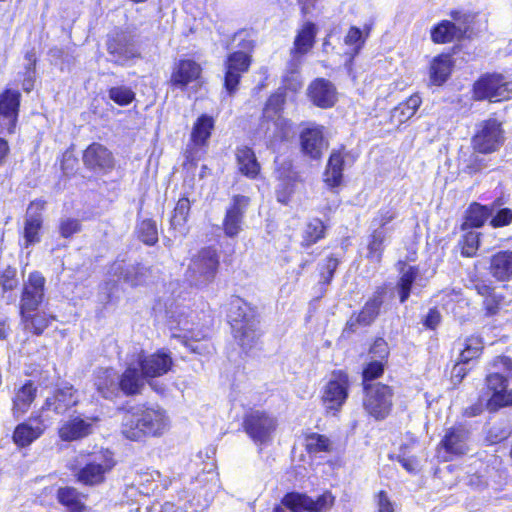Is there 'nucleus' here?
<instances>
[{
  "mask_svg": "<svg viewBox=\"0 0 512 512\" xmlns=\"http://www.w3.org/2000/svg\"><path fill=\"white\" fill-rule=\"evenodd\" d=\"M107 49L112 61L121 65L140 55L132 37L126 34H119L110 40Z\"/></svg>",
  "mask_w": 512,
  "mask_h": 512,
  "instance_id": "20",
  "label": "nucleus"
},
{
  "mask_svg": "<svg viewBox=\"0 0 512 512\" xmlns=\"http://www.w3.org/2000/svg\"><path fill=\"white\" fill-rule=\"evenodd\" d=\"M324 235V225L321 220L314 219L311 221L306 228L304 243L306 246H310L311 244L317 242Z\"/></svg>",
  "mask_w": 512,
  "mask_h": 512,
  "instance_id": "51",
  "label": "nucleus"
},
{
  "mask_svg": "<svg viewBox=\"0 0 512 512\" xmlns=\"http://www.w3.org/2000/svg\"><path fill=\"white\" fill-rule=\"evenodd\" d=\"M463 346L459 360L461 363H468L481 355L484 343L480 336L472 335L465 339Z\"/></svg>",
  "mask_w": 512,
  "mask_h": 512,
  "instance_id": "44",
  "label": "nucleus"
},
{
  "mask_svg": "<svg viewBox=\"0 0 512 512\" xmlns=\"http://www.w3.org/2000/svg\"><path fill=\"white\" fill-rule=\"evenodd\" d=\"M502 302V297L493 293L484 299L483 305L488 315H495L498 313L500 309V305Z\"/></svg>",
  "mask_w": 512,
  "mask_h": 512,
  "instance_id": "59",
  "label": "nucleus"
},
{
  "mask_svg": "<svg viewBox=\"0 0 512 512\" xmlns=\"http://www.w3.org/2000/svg\"><path fill=\"white\" fill-rule=\"evenodd\" d=\"M344 155L343 148L333 150L324 172V182L334 188L341 184L343 178Z\"/></svg>",
  "mask_w": 512,
  "mask_h": 512,
  "instance_id": "30",
  "label": "nucleus"
},
{
  "mask_svg": "<svg viewBox=\"0 0 512 512\" xmlns=\"http://www.w3.org/2000/svg\"><path fill=\"white\" fill-rule=\"evenodd\" d=\"M79 402L78 392L71 385L58 388L45 400V408L53 409L55 414H63Z\"/></svg>",
  "mask_w": 512,
  "mask_h": 512,
  "instance_id": "22",
  "label": "nucleus"
},
{
  "mask_svg": "<svg viewBox=\"0 0 512 512\" xmlns=\"http://www.w3.org/2000/svg\"><path fill=\"white\" fill-rule=\"evenodd\" d=\"M44 204L41 201L32 202L27 209V217L24 226V238L26 245L39 242L42 218L40 211L43 210Z\"/></svg>",
  "mask_w": 512,
  "mask_h": 512,
  "instance_id": "26",
  "label": "nucleus"
},
{
  "mask_svg": "<svg viewBox=\"0 0 512 512\" xmlns=\"http://www.w3.org/2000/svg\"><path fill=\"white\" fill-rule=\"evenodd\" d=\"M145 380L146 378L143 377L142 372H139V366H137V362L131 361L129 362L121 378L119 377V391H123L126 395L137 394L144 386Z\"/></svg>",
  "mask_w": 512,
  "mask_h": 512,
  "instance_id": "27",
  "label": "nucleus"
},
{
  "mask_svg": "<svg viewBox=\"0 0 512 512\" xmlns=\"http://www.w3.org/2000/svg\"><path fill=\"white\" fill-rule=\"evenodd\" d=\"M136 362L146 379L166 374L173 365L172 357L164 351H158L147 356L141 351L136 357Z\"/></svg>",
  "mask_w": 512,
  "mask_h": 512,
  "instance_id": "14",
  "label": "nucleus"
},
{
  "mask_svg": "<svg viewBox=\"0 0 512 512\" xmlns=\"http://www.w3.org/2000/svg\"><path fill=\"white\" fill-rule=\"evenodd\" d=\"M43 434V427L37 426L31 419L17 425L13 433L14 442L21 447L30 445Z\"/></svg>",
  "mask_w": 512,
  "mask_h": 512,
  "instance_id": "35",
  "label": "nucleus"
},
{
  "mask_svg": "<svg viewBox=\"0 0 512 512\" xmlns=\"http://www.w3.org/2000/svg\"><path fill=\"white\" fill-rule=\"evenodd\" d=\"M97 417L82 418L80 416L70 417L59 427L58 434L63 441H75L91 434L93 424Z\"/></svg>",
  "mask_w": 512,
  "mask_h": 512,
  "instance_id": "19",
  "label": "nucleus"
},
{
  "mask_svg": "<svg viewBox=\"0 0 512 512\" xmlns=\"http://www.w3.org/2000/svg\"><path fill=\"white\" fill-rule=\"evenodd\" d=\"M277 419L260 410L250 412L244 420V428L255 443L266 444L275 432Z\"/></svg>",
  "mask_w": 512,
  "mask_h": 512,
  "instance_id": "9",
  "label": "nucleus"
},
{
  "mask_svg": "<svg viewBox=\"0 0 512 512\" xmlns=\"http://www.w3.org/2000/svg\"><path fill=\"white\" fill-rule=\"evenodd\" d=\"M20 104V93L17 90L7 89L0 94V127H14L17 122Z\"/></svg>",
  "mask_w": 512,
  "mask_h": 512,
  "instance_id": "23",
  "label": "nucleus"
},
{
  "mask_svg": "<svg viewBox=\"0 0 512 512\" xmlns=\"http://www.w3.org/2000/svg\"><path fill=\"white\" fill-rule=\"evenodd\" d=\"M219 264L217 251L210 247L203 248L192 257L187 276L196 285H207L215 279Z\"/></svg>",
  "mask_w": 512,
  "mask_h": 512,
  "instance_id": "4",
  "label": "nucleus"
},
{
  "mask_svg": "<svg viewBox=\"0 0 512 512\" xmlns=\"http://www.w3.org/2000/svg\"><path fill=\"white\" fill-rule=\"evenodd\" d=\"M304 445L309 454L328 453L333 448V442L326 435L316 432L305 435Z\"/></svg>",
  "mask_w": 512,
  "mask_h": 512,
  "instance_id": "40",
  "label": "nucleus"
},
{
  "mask_svg": "<svg viewBox=\"0 0 512 512\" xmlns=\"http://www.w3.org/2000/svg\"><path fill=\"white\" fill-rule=\"evenodd\" d=\"M370 354L372 355L373 359H378L379 361L385 363V360L389 354L386 341L382 338L376 339L370 349Z\"/></svg>",
  "mask_w": 512,
  "mask_h": 512,
  "instance_id": "56",
  "label": "nucleus"
},
{
  "mask_svg": "<svg viewBox=\"0 0 512 512\" xmlns=\"http://www.w3.org/2000/svg\"><path fill=\"white\" fill-rule=\"evenodd\" d=\"M236 156L240 172L249 178H256L260 172V164L253 150L249 147L238 148Z\"/></svg>",
  "mask_w": 512,
  "mask_h": 512,
  "instance_id": "37",
  "label": "nucleus"
},
{
  "mask_svg": "<svg viewBox=\"0 0 512 512\" xmlns=\"http://www.w3.org/2000/svg\"><path fill=\"white\" fill-rule=\"evenodd\" d=\"M372 232L368 242V256L375 261H380L383 245L388 236L389 229L371 228Z\"/></svg>",
  "mask_w": 512,
  "mask_h": 512,
  "instance_id": "45",
  "label": "nucleus"
},
{
  "mask_svg": "<svg viewBox=\"0 0 512 512\" xmlns=\"http://www.w3.org/2000/svg\"><path fill=\"white\" fill-rule=\"evenodd\" d=\"M397 216V212L392 207L381 208L372 219L370 228L389 229L387 225Z\"/></svg>",
  "mask_w": 512,
  "mask_h": 512,
  "instance_id": "50",
  "label": "nucleus"
},
{
  "mask_svg": "<svg viewBox=\"0 0 512 512\" xmlns=\"http://www.w3.org/2000/svg\"><path fill=\"white\" fill-rule=\"evenodd\" d=\"M84 164L93 170H108L113 167L111 152L101 144L93 143L84 151Z\"/></svg>",
  "mask_w": 512,
  "mask_h": 512,
  "instance_id": "25",
  "label": "nucleus"
},
{
  "mask_svg": "<svg viewBox=\"0 0 512 512\" xmlns=\"http://www.w3.org/2000/svg\"><path fill=\"white\" fill-rule=\"evenodd\" d=\"M79 229V222L75 219H65L60 224V233L63 237H69L78 232Z\"/></svg>",
  "mask_w": 512,
  "mask_h": 512,
  "instance_id": "60",
  "label": "nucleus"
},
{
  "mask_svg": "<svg viewBox=\"0 0 512 512\" xmlns=\"http://www.w3.org/2000/svg\"><path fill=\"white\" fill-rule=\"evenodd\" d=\"M501 141V130H479L473 137V146L481 153H489L496 150Z\"/></svg>",
  "mask_w": 512,
  "mask_h": 512,
  "instance_id": "36",
  "label": "nucleus"
},
{
  "mask_svg": "<svg viewBox=\"0 0 512 512\" xmlns=\"http://www.w3.org/2000/svg\"><path fill=\"white\" fill-rule=\"evenodd\" d=\"M417 269L413 266L407 265L405 263L401 264L400 269V280L398 283V289H399V297L400 301L403 303L405 302L409 296L411 291V286L417 276Z\"/></svg>",
  "mask_w": 512,
  "mask_h": 512,
  "instance_id": "42",
  "label": "nucleus"
},
{
  "mask_svg": "<svg viewBox=\"0 0 512 512\" xmlns=\"http://www.w3.org/2000/svg\"><path fill=\"white\" fill-rule=\"evenodd\" d=\"M385 363L378 359H372L363 370V381H369L383 374Z\"/></svg>",
  "mask_w": 512,
  "mask_h": 512,
  "instance_id": "52",
  "label": "nucleus"
},
{
  "mask_svg": "<svg viewBox=\"0 0 512 512\" xmlns=\"http://www.w3.org/2000/svg\"><path fill=\"white\" fill-rule=\"evenodd\" d=\"M118 380L119 375L114 369H100L96 374L95 386L104 398L112 399L119 394Z\"/></svg>",
  "mask_w": 512,
  "mask_h": 512,
  "instance_id": "29",
  "label": "nucleus"
},
{
  "mask_svg": "<svg viewBox=\"0 0 512 512\" xmlns=\"http://www.w3.org/2000/svg\"><path fill=\"white\" fill-rule=\"evenodd\" d=\"M452 17L455 22L445 20L433 29L431 37L435 43L451 42L463 37L468 31L471 16L455 12Z\"/></svg>",
  "mask_w": 512,
  "mask_h": 512,
  "instance_id": "13",
  "label": "nucleus"
},
{
  "mask_svg": "<svg viewBox=\"0 0 512 512\" xmlns=\"http://www.w3.org/2000/svg\"><path fill=\"white\" fill-rule=\"evenodd\" d=\"M50 411L53 409H46L45 403L42 405L41 409L37 412H34L30 417L31 422L37 424V426L43 427V432L53 423V417L50 415Z\"/></svg>",
  "mask_w": 512,
  "mask_h": 512,
  "instance_id": "55",
  "label": "nucleus"
},
{
  "mask_svg": "<svg viewBox=\"0 0 512 512\" xmlns=\"http://www.w3.org/2000/svg\"><path fill=\"white\" fill-rule=\"evenodd\" d=\"M32 312L33 311H21L22 323L26 330L40 335L55 318L47 315L45 312H37L34 314H32Z\"/></svg>",
  "mask_w": 512,
  "mask_h": 512,
  "instance_id": "38",
  "label": "nucleus"
},
{
  "mask_svg": "<svg viewBox=\"0 0 512 512\" xmlns=\"http://www.w3.org/2000/svg\"><path fill=\"white\" fill-rule=\"evenodd\" d=\"M114 466L115 461L110 451L94 453L91 460L78 472V480L86 485L99 484Z\"/></svg>",
  "mask_w": 512,
  "mask_h": 512,
  "instance_id": "11",
  "label": "nucleus"
},
{
  "mask_svg": "<svg viewBox=\"0 0 512 512\" xmlns=\"http://www.w3.org/2000/svg\"><path fill=\"white\" fill-rule=\"evenodd\" d=\"M453 68L450 55L442 54L435 57L430 64V81L434 85H442L449 78Z\"/></svg>",
  "mask_w": 512,
  "mask_h": 512,
  "instance_id": "32",
  "label": "nucleus"
},
{
  "mask_svg": "<svg viewBox=\"0 0 512 512\" xmlns=\"http://www.w3.org/2000/svg\"><path fill=\"white\" fill-rule=\"evenodd\" d=\"M241 47L243 50L230 54L226 61L224 85L229 94L236 91L241 76L248 71L251 64V58L247 53L253 48L251 41H244Z\"/></svg>",
  "mask_w": 512,
  "mask_h": 512,
  "instance_id": "8",
  "label": "nucleus"
},
{
  "mask_svg": "<svg viewBox=\"0 0 512 512\" xmlns=\"http://www.w3.org/2000/svg\"><path fill=\"white\" fill-rule=\"evenodd\" d=\"M250 202L249 197L235 195L227 209L222 226L227 237H236L242 230L243 218Z\"/></svg>",
  "mask_w": 512,
  "mask_h": 512,
  "instance_id": "16",
  "label": "nucleus"
},
{
  "mask_svg": "<svg viewBox=\"0 0 512 512\" xmlns=\"http://www.w3.org/2000/svg\"><path fill=\"white\" fill-rule=\"evenodd\" d=\"M138 235L146 245H154L158 241L156 223L150 219L141 221L138 225Z\"/></svg>",
  "mask_w": 512,
  "mask_h": 512,
  "instance_id": "48",
  "label": "nucleus"
},
{
  "mask_svg": "<svg viewBox=\"0 0 512 512\" xmlns=\"http://www.w3.org/2000/svg\"><path fill=\"white\" fill-rule=\"evenodd\" d=\"M108 94L109 98L120 106H126L135 99V93L127 86L112 87Z\"/></svg>",
  "mask_w": 512,
  "mask_h": 512,
  "instance_id": "49",
  "label": "nucleus"
},
{
  "mask_svg": "<svg viewBox=\"0 0 512 512\" xmlns=\"http://www.w3.org/2000/svg\"><path fill=\"white\" fill-rule=\"evenodd\" d=\"M308 96L314 105L321 108H330L337 101L335 86L323 78L316 79L309 85Z\"/></svg>",
  "mask_w": 512,
  "mask_h": 512,
  "instance_id": "21",
  "label": "nucleus"
},
{
  "mask_svg": "<svg viewBox=\"0 0 512 512\" xmlns=\"http://www.w3.org/2000/svg\"><path fill=\"white\" fill-rule=\"evenodd\" d=\"M365 396L363 406L366 412L376 420L385 419L393 405V391L384 384H370L364 386Z\"/></svg>",
  "mask_w": 512,
  "mask_h": 512,
  "instance_id": "6",
  "label": "nucleus"
},
{
  "mask_svg": "<svg viewBox=\"0 0 512 512\" xmlns=\"http://www.w3.org/2000/svg\"><path fill=\"white\" fill-rule=\"evenodd\" d=\"M37 395V387L32 381L16 389L13 397L12 413L14 417L23 416L31 407Z\"/></svg>",
  "mask_w": 512,
  "mask_h": 512,
  "instance_id": "28",
  "label": "nucleus"
},
{
  "mask_svg": "<svg viewBox=\"0 0 512 512\" xmlns=\"http://www.w3.org/2000/svg\"><path fill=\"white\" fill-rule=\"evenodd\" d=\"M494 371L486 377L488 390L492 393L487 401V408L495 411L501 407L512 405V391H508L507 378L512 375V361L507 357H497L493 363Z\"/></svg>",
  "mask_w": 512,
  "mask_h": 512,
  "instance_id": "3",
  "label": "nucleus"
},
{
  "mask_svg": "<svg viewBox=\"0 0 512 512\" xmlns=\"http://www.w3.org/2000/svg\"><path fill=\"white\" fill-rule=\"evenodd\" d=\"M479 234L476 232H469L464 236L462 254L468 257L475 255L479 247Z\"/></svg>",
  "mask_w": 512,
  "mask_h": 512,
  "instance_id": "53",
  "label": "nucleus"
},
{
  "mask_svg": "<svg viewBox=\"0 0 512 512\" xmlns=\"http://www.w3.org/2000/svg\"><path fill=\"white\" fill-rule=\"evenodd\" d=\"M440 313L436 310H430L425 318V325L434 329L440 323Z\"/></svg>",
  "mask_w": 512,
  "mask_h": 512,
  "instance_id": "64",
  "label": "nucleus"
},
{
  "mask_svg": "<svg viewBox=\"0 0 512 512\" xmlns=\"http://www.w3.org/2000/svg\"><path fill=\"white\" fill-rule=\"evenodd\" d=\"M338 266V261L335 258H328L325 264L326 273H322L323 278L326 282H329L333 277V273Z\"/></svg>",
  "mask_w": 512,
  "mask_h": 512,
  "instance_id": "63",
  "label": "nucleus"
},
{
  "mask_svg": "<svg viewBox=\"0 0 512 512\" xmlns=\"http://www.w3.org/2000/svg\"><path fill=\"white\" fill-rule=\"evenodd\" d=\"M209 137V130H193L191 133V141L198 146L204 145Z\"/></svg>",
  "mask_w": 512,
  "mask_h": 512,
  "instance_id": "62",
  "label": "nucleus"
},
{
  "mask_svg": "<svg viewBox=\"0 0 512 512\" xmlns=\"http://www.w3.org/2000/svg\"><path fill=\"white\" fill-rule=\"evenodd\" d=\"M285 102L283 94L277 93L269 97L263 110V124L266 126L281 127L284 119L281 111Z\"/></svg>",
  "mask_w": 512,
  "mask_h": 512,
  "instance_id": "31",
  "label": "nucleus"
},
{
  "mask_svg": "<svg viewBox=\"0 0 512 512\" xmlns=\"http://www.w3.org/2000/svg\"><path fill=\"white\" fill-rule=\"evenodd\" d=\"M58 500L63 505L69 507L72 511H80L82 504L80 501L79 493L75 488L64 487L58 490Z\"/></svg>",
  "mask_w": 512,
  "mask_h": 512,
  "instance_id": "47",
  "label": "nucleus"
},
{
  "mask_svg": "<svg viewBox=\"0 0 512 512\" xmlns=\"http://www.w3.org/2000/svg\"><path fill=\"white\" fill-rule=\"evenodd\" d=\"M45 278L39 272L29 274L21 297V311H35L44 298Z\"/></svg>",
  "mask_w": 512,
  "mask_h": 512,
  "instance_id": "17",
  "label": "nucleus"
},
{
  "mask_svg": "<svg viewBox=\"0 0 512 512\" xmlns=\"http://www.w3.org/2000/svg\"><path fill=\"white\" fill-rule=\"evenodd\" d=\"M350 381L346 372L333 371L322 388L321 400L324 408L333 414L340 411L349 395Z\"/></svg>",
  "mask_w": 512,
  "mask_h": 512,
  "instance_id": "5",
  "label": "nucleus"
},
{
  "mask_svg": "<svg viewBox=\"0 0 512 512\" xmlns=\"http://www.w3.org/2000/svg\"><path fill=\"white\" fill-rule=\"evenodd\" d=\"M115 274L119 271L123 275L124 280L132 286H137L143 283V277L146 275L147 270L141 266H131L123 271L121 264H115L112 268Z\"/></svg>",
  "mask_w": 512,
  "mask_h": 512,
  "instance_id": "46",
  "label": "nucleus"
},
{
  "mask_svg": "<svg viewBox=\"0 0 512 512\" xmlns=\"http://www.w3.org/2000/svg\"><path fill=\"white\" fill-rule=\"evenodd\" d=\"M190 208L191 204L189 199L182 197L178 200L170 218L171 227L181 235L186 232V223L188 221Z\"/></svg>",
  "mask_w": 512,
  "mask_h": 512,
  "instance_id": "39",
  "label": "nucleus"
},
{
  "mask_svg": "<svg viewBox=\"0 0 512 512\" xmlns=\"http://www.w3.org/2000/svg\"><path fill=\"white\" fill-rule=\"evenodd\" d=\"M171 329H178L181 333L174 332L172 336L176 339H180L182 343L189 347L192 352L200 353L199 352V345H194L193 343H190V340H195L198 342L201 338H204L205 336L198 332L197 334H194L192 330L189 328V322L187 319H182L178 322L177 326H173L171 324Z\"/></svg>",
  "mask_w": 512,
  "mask_h": 512,
  "instance_id": "41",
  "label": "nucleus"
},
{
  "mask_svg": "<svg viewBox=\"0 0 512 512\" xmlns=\"http://www.w3.org/2000/svg\"><path fill=\"white\" fill-rule=\"evenodd\" d=\"M366 36H363L362 31L357 27H351L345 36V44L355 46L354 51L355 54L359 52L361 47L363 46Z\"/></svg>",
  "mask_w": 512,
  "mask_h": 512,
  "instance_id": "54",
  "label": "nucleus"
},
{
  "mask_svg": "<svg viewBox=\"0 0 512 512\" xmlns=\"http://www.w3.org/2000/svg\"><path fill=\"white\" fill-rule=\"evenodd\" d=\"M512 81L500 74L485 75L474 84V96L478 100L497 102L510 98Z\"/></svg>",
  "mask_w": 512,
  "mask_h": 512,
  "instance_id": "7",
  "label": "nucleus"
},
{
  "mask_svg": "<svg viewBox=\"0 0 512 512\" xmlns=\"http://www.w3.org/2000/svg\"><path fill=\"white\" fill-rule=\"evenodd\" d=\"M315 36L316 26L313 23L308 22L302 26L294 40V47L291 50L294 71L292 72L291 83L288 84V88L293 91H297L302 86L299 75L295 71L300 65V58L308 53V51L313 47Z\"/></svg>",
  "mask_w": 512,
  "mask_h": 512,
  "instance_id": "10",
  "label": "nucleus"
},
{
  "mask_svg": "<svg viewBox=\"0 0 512 512\" xmlns=\"http://www.w3.org/2000/svg\"><path fill=\"white\" fill-rule=\"evenodd\" d=\"M382 300L379 296L369 300L360 313L356 316H352L347 322L348 327L351 330H355L358 325H369L371 324L379 313Z\"/></svg>",
  "mask_w": 512,
  "mask_h": 512,
  "instance_id": "34",
  "label": "nucleus"
},
{
  "mask_svg": "<svg viewBox=\"0 0 512 512\" xmlns=\"http://www.w3.org/2000/svg\"><path fill=\"white\" fill-rule=\"evenodd\" d=\"M490 273L499 281L512 278V251H502L491 258Z\"/></svg>",
  "mask_w": 512,
  "mask_h": 512,
  "instance_id": "33",
  "label": "nucleus"
},
{
  "mask_svg": "<svg viewBox=\"0 0 512 512\" xmlns=\"http://www.w3.org/2000/svg\"><path fill=\"white\" fill-rule=\"evenodd\" d=\"M201 74L202 68L197 62L190 59L180 60L172 71L170 83L182 90L189 85L198 87L202 83Z\"/></svg>",
  "mask_w": 512,
  "mask_h": 512,
  "instance_id": "15",
  "label": "nucleus"
},
{
  "mask_svg": "<svg viewBox=\"0 0 512 512\" xmlns=\"http://www.w3.org/2000/svg\"><path fill=\"white\" fill-rule=\"evenodd\" d=\"M468 432L463 427H452L448 429L440 443V451L446 453L443 456L445 461L451 460L454 456H462L468 452Z\"/></svg>",
  "mask_w": 512,
  "mask_h": 512,
  "instance_id": "18",
  "label": "nucleus"
},
{
  "mask_svg": "<svg viewBox=\"0 0 512 512\" xmlns=\"http://www.w3.org/2000/svg\"><path fill=\"white\" fill-rule=\"evenodd\" d=\"M377 512H394V507L386 492L380 491L376 495Z\"/></svg>",
  "mask_w": 512,
  "mask_h": 512,
  "instance_id": "61",
  "label": "nucleus"
},
{
  "mask_svg": "<svg viewBox=\"0 0 512 512\" xmlns=\"http://www.w3.org/2000/svg\"><path fill=\"white\" fill-rule=\"evenodd\" d=\"M300 144L302 152L311 159H320L329 145L321 130H303Z\"/></svg>",
  "mask_w": 512,
  "mask_h": 512,
  "instance_id": "24",
  "label": "nucleus"
},
{
  "mask_svg": "<svg viewBox=\"0 0 512 512\" xmlns=\"http://www.w3.org/2000/svg\"><path fill=\"white\" fill-rule=\"evenodd\" d=\"M170 426L166 411L159 406H138L127 411L122 419V434L138 441L146 436H161Z\"/></svg>",
  "mask_w": 512,
  "mask_h": 512,
  "instance_id": "1",
  "label": "nucleus"
},
{
  "mask_svg": "<svg viewBox=\"0 0 512 512\" xmlns=\"http://www.w3.org/2000/svg\"><path fill=\"white\" fill-rule=\"evenodd\" d=\"M333 502L334 497L329 492L322 494L316 500L304 494L289 493L282 500V504L293 512H322L330 508Z\"/></svg>",
  "mask_w": 512,
  "mask_h": 512,
  "instance_id": "12",
  "label": "nucleus"
},
{
  "mask_svg": "<svg viewBox=\"0 0 512 512\" xmlns=\"http://www.w3.org/2000/svg\"><path fill=\"white\" fill-rule=\"evenodd\" d=\"M228 319L238 344L244 349L251 348L259 338L253 308L243 299L234 298L229 304Z\"/></svg>",
  "mask_w": 512,
  "mask_h": 512,
  "instance_id": "2",
  "label": "nucleus"
},
{
  "mask_svg": "<svg viewBox=\"0 0 512 512\" xmlns=\"http://www.w3.org/2000/svg\"><path fill=\"white\" fill-rule=\"evenodd\" d=\"M415 113L413 111L407 110L404 104H400L397 106L391 114V119L394 124L401 125L409 120Z\"/></svg>",
  "mask_w": 512,
  "mask_h": 512,
  "instance_id": "58",
  "label": "nucleus"
},
{
  "mask_svg": "<svg viewBox=\"0 0 512 512\" xmlns=\"http://www.w3.org/2000/svg\"><path fill=\"white\" fill-rule=\"evenodd\" d=\"M512 222V211L508 208L501 209L491 219L490 225L494 228L507 226Z\"/></svg>",
  "mask_w": 512,
  "mask_h": 512,
  "instance_id": "57",
  "label": "nucleus"
},
{
  "mask_svg": "<svg viewBox=\"0 0 512 512\" xmlns=\"http://www.w3.org/2000/svg\"><path fill=\"white\" fill-rule=\"evenodd\" d=\"M492 210L478 203L472 204L466 214L464 227L479 228L491 216Z\"/></svg>",
  "mask_w": 512,
  "mask_h": 512,
  "instance_id": "43",
  "label": "nucleus"
}]
</instances>
